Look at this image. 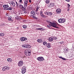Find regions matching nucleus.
Listing matches in <instances>:
<instances>
[{
	"label": "nucleus",
	"mask_w": 74,
	"mask_h": 74,
	"mask_svg": "<svg viewBox=\"0 0 74 74\" xmlns=\"http://www.w3.org/2000/svg\"><path fill=\"white\" fill-rule=\"evenodd\" d=\"M32 52V51L30 50H25L24 51V53L25 55L26 56H30L31 55V53Z\"/></svg>",
	"instance_id": "nucleus-1"
},
{
	"label": "nucleus",
	"mask_w": 74,
	"mask_h": 74,
	"mask_svg": "<svg viewBox=\"0 0 74 74\" xmlns=\"http://www.w3.org/2000/svg\"><path fill=\"white\" fill-rule=\"evenodd\" d=\"M31 16H32L33 18L37 19L38 16H36V13L34 11H32L31 12Z\"/></svg>",
	"instance_id": "nucleus-2"
},
{
	"label": "nucleus",
	"mask_w": 74,
	"mask_h": 74,
	"mask_svg": "<svg viewBox=\"0 0 74 74\" xmlns=\"http://www.w3.org/2000/svg\"><path fill=\"white\" fill-rule=\"evenodd\" d=\"M50 23L51 25V26L53 27H55V28H56V29H59L58 27L56 26V23L55 22H50Z\"/></svg>",
	"instance_id": "nucleus-3"
},
{
	"label": "nucleus",
	"mask_w": 74,
	"mask_h": 74,
	"mask_svg": "<svg viewBox=\"0 0 74 74\" xmlns=\"http://www.w3.org/2000/svg\"><path fill=\"white\" fill-rule=\"evenodd\" d=\"M20 9L21 10L23 11H24L26 10V8L24 7H23V6L22 5H20Z\"/></svg>",
	"instance_id": "nucleus-4"
},
{
	"label": "nucleus",
	"mask_w": 74,
	"mask_h": 74,
	"mask_svg": "<svg viewBox=\"0 0 74 74\" xmlns=\"http://www.w3.org/2000/svg\"><path fill=\"white\" fill-rule=\"evenodd\" d=\"M59 23H64L66 22V20L64 19L61 18L58 20Z\"/></svg>",
	"instance_id": "nucleus-5"
},
{
	"label": "nucleus",
	"mask_w": 74,
	"mask_h": 74,
	"mask_svg": "<svg viewBox=\"0 0 74 74\" xmlns=\"http://www.w3.org/2000/svg\"><path fill=\"white\" fill-rule=\"evenodd\" d=\"M62 10L60 8H58L56 10V12L57 14H60L61 13V11Z\"/></svg>",
	"instance_id": "nucleus-6"
},
{
	"label": "nucleus",
	"mask_w": 74,
	"mask_h": 74,
	"mask_svg": "<svg viewBox=\"0 0 74 74\" xmlns=\"http://www.w3.org/2000/svg\"><path fill=\"white\" fill-rule=\"evenodd\" d=\"M27 4H28V0H25L24 4L25 7H27Z\"/></svg>",
	"instance_id": "nucleus-7"
},
{
	"label": "nucleus",
	"mask_w": 74,
	"mask_h": 74,
	"mask_svg": "<svg viewBox=\"0 0 74 74\" xmlns=\"http://www.w3.org/2000/svg\"><path fill=\"white\" fill-rule=\"evenodd\" d=\"M37 60L39 61H43L44 60V58L42 57H39L37 58Z\"/></svg>",
	"instance_id": "nucleus-8"
},
{
	"label": "nucleus",
	"mask_w": 74,
	"mask_h": 74,
	"mask_svg": "<svg viewBox=\"0 0 74 74\" xmlns=\"http://www.w3.org/2000/svg\"><path fill=\"white\" fill-rule=\"evenodd\" d=\"M23 61H20L19 62H18V66H22L23 64Z\"/></svg>",
	"instance_id": "nucleus-9"
},
{
	"label": "nucleus",
	"mask_w": 74,
	"mask_h": 74,
	"mask_svg": "<svg viewBox=\"0 0 74 74\" xmlns=\"http://www.w3.org/2000/svg\"><path fill=\"white\" fill-rule=\"evenodd\" d=\"M40 15L41 16H43L44 18H46V16L43 14V13L42 10L40 11Z\"/></svg>",
	"instance_id": "nucleus-10"
},
{
	"label": "nucleus",
	"mask_w": 74,
	"mask_h": 74,
	"mask_svg": "<svg viewBox=\"0 0 74 74\" xmlns=\"http://www.w3.org/2000/svg\"><path fill=\"white\" fill-rule=\"evenodd\" d=\"M21 41H26V40H27V38H26L22 37L21 38Z\"/></svg>",
	"instance_id": "nucleus-11"
},
{
	"label": "nucleus",
	"mask_w": 74,
	"mask_h": 74,
	"mask_svg": "<svg viewBox=\"0 0 74 74\" xmlns=\"http://www.w3.org/2000/svg\"><path fill=\"white\" fill-rule=\"evenodd\" d=\"M23 47H25L26 48H30V46L29 45H25L24 46H23Z\"/></svg>",
	"instance_id": "nucleus-12"
},
{
	"label": "nucleus",
	"mask_w": 74,
	"mask_h": 74,
	"mask_svg": "<svg viewBox=\"0 0 74 74\" xmlns=\"http://www.w3.org/2000/svg\"><path fill=\"white\" fill-rule=\"evenodd\" d=\"M10 4H12V6H13V7H15V3H14V1H11L10 2Z\"/></svg>",
	"instance_id": "nucleus-13"
},
{
	"label": "nucleus",
	"mask_w": 74,
	"mask_h": 74,
	"mask_svg": "<svg viewBox=\"0 0 74 74\" xmlns=\"http://www.w3.org/2000/svg\"><path fill=\"white\" fill-rule=\"evenodd\" d=\"M12 17L11 16H9L8 17V20L10 22H13V20L11 19Z\"/></svg>",
	"instance_id": "nucleus-14"
},
{
	"label": "nucleus",
	"mask_w": 74,
	"mask_h": 74,
	"mask_svg": "<svg viewBox=\"0 0 74 74\" xmlns=\"http://www.w3.org/2000/svg\"><path fill=\"white\" fill-rule=\"evenodd\" d=\"M54 4L53 3H51L49 5V7H53V6H54Z\"/></svg>",
	"instance_id": "nucleus-15"
},
{
	"label": "nucleus",
	"mask_w": 74,
	"mask_h": 74,
	"mask_svg": "<svg viewBox=\"0 0 74 74\" xmlns=\"http://www.w3.org/2000/svg\"><path fill=\"white\" fill-rule=\"evenodd\" d=\"M35 12L36 14H37V15H36V16H37V18H38V15H39V12H38V10H35Z\"/></svg>",
	"instance_id": "nucleus-16"
},
{
	"label": "nucleus",
	"mask_w": 74,
	"mask_h": 74,
	"mask_svg": "<svg viewBox=\"0 0 74 74\" xmlns=\"http://www.w3.org/2000/svg\"><path fill=\"white\" fill-rule=\"evenodd\" d=\"M37 42H42V39H38L37 40Z\"/></svg>",
	"instance_id": "nucleus-17"
},
{
	"label": "nucleus",
	"mask_w": 74,
	"mask_h": 74,
	"mask_svg": "<svg viewBox=\"0 0 74 74\" xmlns=\"http://www.w3.org/2000/svg\"><path fill=\"white\" fill-rule=\"evenodd\" d=\"M3 8H8L9 7V6L8 5H3Z\"/></svg>",
	"instance_id": "nucleus-18"
},
{
	"label": "nucleus",
	"mask_w": 74,
	"mask_h": 74,
	"mask_svg": "<svg viewBox=\"0 0 74 74\" xmlns=\"http://www.w3.org/2000/svg\"><path fill=\"white\" fill-rule=\"evenodd\" d=\"M7 60L8 62H12V60L11 58H8L7 59Z\"/></svg>",
	"instance_id": "nucleus-19"
},
{
	"label": "nucleus",
	"mask_w": 74,
	"mask_h": 74,
	"mask_svg": "<svg viewBox=\"0 0 74 74\" xmlns=\"http://www.w3.org/2000/svg\"><path fill=\"white\" fill-rule=\"evenodd\" d=\"M25 72L26 70H24V69H23H23L22 70V74H25Z\"/></svg>",
	"instance_id": "nucleus-20"
},
{
	"label": "nucleus",
	"mask_w": 74,
	"mask_h": 74,
	"mask_svg": "<svg viewBox=\"0 0 74 74\" xmlns=\"http://www.w3.org/2000/svg\"><path fill=\"white\" fill-rule=\"evenodd\" d=\"M59 58H60L61 59H62L63 60H67V59L63 58L62 56H60L59 57Z\"/></svg>",
	"instance_id": "nucleus-21"
},
{
	"label": "nucleus",
	"mask_w": 74,
	"mask_h": 74,
	"mask_svg": "<svg viewBox=\"0 0 74 74\" xmlns=\"http://www.w3.org/2000/svg\"><path fill=\"white\" fill-rule=\"evenodd\" d=\"M47 48H50L51 47V45L49 43H48L47 45Z\"/></svg>",
	"instance_id": "nucleus-22"
},
{
	"label": "nucleus",
	"mask_w": 74,
	"mask_h": 74,
	"mask_svg": "<svg viewBox=\"0 0 74 74\" xmlns=\"http://www.w3.org/2000/svg\"><path fill=\"white\" fill-rule=\"evenodd\" d=\"M52 15V13L51 12H48V15L49 16L50 15Z\"/></svg>",
	"instance_id": "nucleus-23"
},
{
	"label": "nucleus",
	"mask_w": 74,
	"mask_h": 74,
	"mask_svg": "<svg viewBox=\"0 0 74 74\" xmlns=\"http://www.w3.org/2000/svg\"><path fill=\"white\" fill-rule=\"evenodd\" d=\"M49 41H53V38H50L49 39Z\"/></svg>",
	"instance_id": "nucleus-24"
},
{
	"label": "nucleus",
	"mask_w": 74,
	"mask_h": 74,
	"mask_svg": "<svg viewBox=\"0 0 74 74\" xmlns=\"http://www.w3.org/2000/svg\"><path fill=\"white\" fill-rule=\"evenodd\" d=\"M7 10H8L9 11L10 10H12V7H10L9 8L6 9Z\"/></svg>",
	"instance_id": "nucleus-25"
},
{
	"label": "nucleus",
	"mask_w": 74,
	"mask_h": 74,
	"mask_svg": "<svg viewBox=\"0 0 74 74\" xmlns=\"http://www.w3.org/2000/svg\"><path fill=\"white\" fill-rule=\"evenodd\" d=\"M44 14L46 15H48V12H47V11H45L44 12Z\"/></svg>",
	"instance_id": "nucleus-26"
},
{
	"label": "nucleus",
	"mask_w": 74,
	"mask_h": 74,
	"mask_svg": "<svg viewBox=\"0 0 74 74\" xmlns=\"http://www.w3.org/2000/svg\"><path fill=\"white\" fill-rule=\"evenodd\" d=\"M39 8H40V7L39 6H37L36 9V10H35L36 11H38V10L39 9Z\"/></svg>",
	"instance_id": "nucleus-27"
},
{
	"label": "nucleus",
	"mask_w": 74,
	"mask_h": 74,
	"mask_svg": "<svg viewBox=\"0 0 74 74\" xmlns=\"http://www.w3.org/2000/svg\"><path fill=\"white\" fill-rule=\"evenodd\" d=\"M46 3H47V4H48V3H49V0H46Z\"/></svg>",
	"instance_id": "nucleus-28"
},
{
	"label": "nucleus",
	"mask_w": 74,
	"mask_h": 74,
	"mask_svg": "<svg viewBox=\"0 0 74 74\" xmlns=\"http://www.w3.org/2000/svg\"><path fill=\"white\" fill-rule=\"evenodd\" d=\"M43 45H47V43L46 42H43Z\"/></svg>",
	"instance_id": "nucleus-29"
},
{
	"label": "nucleus",
	"mask_w": 74,
	"mask_h": 74,
	"mask_svg": "<svg viewBox=\"0 0 74 74\" xmlns=\"http://www.w3.org/2000/svg\"><path fill=\"white\" fill-rule=\"evenodd\" d=\"M6 70H9L10 69V67L8 66H5Z\"/></svg>",
	"instance_id": "nucleus-30"
},
{
	"label": "nucleus",
	"mask_w": 74,
	"mask_h": 74,
	"mask_svg": "<svg viewBox=\"0 0 74 74\" xmlns=\"http://www.w3.org/2000/svg\"><path fill=\"white\" fill-rule=\"evenodd\" d=\"M5 69H5V66L3 67L2 68L3 71H5Z\"/></svg>",
	"instance_id": "nucleus-31"
},
{
	"label": "nucleus",
	"mask_w": 74,
	"mask_h": 74,
	"mask_svg": "<svg viewBox=\"0 0 74 74\" xmlns=\"http://www.w3.org/2000/svg\"><path fill=\"white\" fill-rule=\"evenodd\" d=\"M51 25L49 24V25H47V27H51Z\"/></svg>",
	"instance_id": "nucleus-32"
},
{
	"label": "nucleus",
	"mask_w": 74,
	"mask_h": 74,
	"mask_svg": "<svg viewBox=\"0 0 74 74\" xmlns=\"http://www.w3.org/2000/svg\"><path fill=\"white\" fill-rule=\"evenodd\" d=\"M23 27L24 28H26V27H27V26L26 25H23Z\"/></svg>",
	"instance_id": "nucleus-33"
},
{
	"label": "nucleus",
	"mask_w": 74,
	"mask_h": 74,
	"mask_svg": "<svg viewBox=\"0 0 74 74\" xmlns=\"http://www.w3.org/2000/svg\"><path fill=\"white\" fill-rule=\"evenodd\" d=\"M4 36V34L3 33H1V36Z\"/></svg>",
	"instance_id": "nucleus-34"
},
{
	"label": "nucleus",
	"mask_w": 74,
	"mask_h": 74,
	"mask_svg": "<svg viewBox=\"0 0 74 74\" xmlns=\"http://www.w3.org/2000/svg\"><path fill=\"white\" fill-rule=\"evenodd\" d=\"M40 30H44V28H40Z\"/></svg>",
	"instance_id": "nucleus-35"
},
{
	"label": "nucleus",
	"mask_w": 74,
	"mask_h": 74,
	"mask_svg": "<svg viewBox=\"0 0 74 74\" xmlns=\"http://www.w3.org/2000/svg\"><path fill=\"white\" fill-rule=\"evenodd\" d=\"M16 19H20V17L19 16H17L16 17Z\"/></svg>",
	"instance_id": "nucleus-36"
},
{
	"label": "nucleus",
	"mask_w": 74,
	"mask_h": 74,
	"mask_svg": "<svg viewBox=\"0 0 74 74\" xmlns=\"http://www.w3.org/2000/svg\"><path fill=\"white\" fill-rule=\"evenodd\" d=\"M53 39L54 40H56L57 39V37H53Z\"/></svg>",
	"instance_id": "nucleus-37"
},
{
	"label": "nucleus",
	"mask_w": 74,
	"mask_h": 74,
	"mask_svg": "<svg viewBox=\"0 0 74 74\" xmlns=\"http://www.w3.org/2000/svg\"><path fill=\"white\" fill-rule=\"evenodd\" d=\"M5 15L6 16H9V14L7 13H6Z\"/></svg>",
	"instance_id": "nucleus-38"
},
{
	"label": "nucleus",
	"mask_w": 74,
	"mask_h": 74,
	"mask_svg": "<svg viewBox=\"0 0 74 74\" xmlns=\"http://www.w3.org/2000/svg\"><path fill=\"white\" fill-rule=\"evenodd\" d=\"M24 14H26V13H27V12L26 11V10H24Z\"/></svg>",
	"instance_id": "nucleus-39"
},
{
	"label": "nucleus",
	"mask_w": 74,
	"mask_h": 74,
	"mask_svg": "<svg viewBox=\"0 0 74 74\" xmlns=\"http://www.w3.org/2000/svg\"><path fill=\"white\" fill-rule=\"evenodd\" d=\"M16 6L17 7H18V3H17V2H16Z\"/></svg>",
	"instance_id": "nucleus-40"
},
{
	"label": "nucleus",
	"mask_w": 74,
	"mask_h": 74,
	"mask_svg": "<svg viewBox=\"0 0 74 74\" xmlns=\"http://www.w3.org/2000/svg\"><path fill=\"white\" fill-rule=\"evenodd\" d=\"M19 2L20 3H22V0H20Z\"/></svg>",
	"instance_id": "nucleus-41"
},
{
	"label": "nucleus",
	"mask_w": 74,
	"mask_h": 74,
	"mask_svg": "<svg viewBox=\"0 0 74 74\" xmlns=\"http://www.w3.org/2000/svg\"><path fill=\"white\" fill-rule=\"evenodd\" d=\"M36 30H40V28H36Z\"/></svg>",
	"instance_id": "nucleus-42"
},
{
	"label": "nucleus",
	"mask_w": 74,
	"mask_h": 74,
	"mask_svg": "<svg viewBox=\"0 0 74 74\" xmlns=\"http://www.w3.org/2000/svg\"><path fill=\"white\" fill-rule=\"evenodd\" d=\"M66 1H67V2H69L70 1V0H65Z\"/></svg>",
	"instance_id": "nucleus-43"
},
{
	"label": "nucleus",
	"mask_w": 74,
	"mask_h": 74,
	"mask_svg": "<svg viewBox=\"0 0 74 74\" xmlns=\"http://www.w3.org/2000/svg\"><path fill=\"white\" fill-rule=\"evenodd\" d=\"M29 3H32V0H29Z\"/></svg>",
	"instance_id": "nucleus-44"
},
{
	"label": "nucleus",
	"mask_w": 74,
	"mask_h": 74,
	"mask_svg": "<svg viewBox=\"0 0 74 74\" xmlns=\"http://www.w3.org/2000/svg\"><path fill=\"white\" fill-rule=\"evenodd\" d=\"M65 51H67V49H64Z\"/></svg>",
	"instance_id": "nucleus-45"
},
{
	"label": "nucleus",
	"mask_w": 74,
	"mask_h": 74,
	"mask_svg": "<svg viewBox=\"0 0 74 74\" xmlns=\"http://www.w3.org/2000/svg\"><path fill=\"white\" fill-rule=\"evenodd\" d=\"M68 7H70V5H69V4H68Z\"/></svg>",
	"instance_id": "nucleus-46"
},
{
	"label": "nucleus",
	"mask_w": 74,
	"mask_h": 74,
	"mask_svg": "<svg viewBox=\"0 0 74 74\" xmlns=\"http://www.w3.org/2000/svg\"><path fill=\"white\" fill-rule=\"evenodd\" d=\"M7 8H3V10H7Z\"/></svg>",
	"instance_id": "nucleus-47"
},
{
	"label": "nucleus",
	"mask_w": 74,
	"mask_h": 74,
	"mask_svg": "<svg viewBox=\"0 0 74 74\" xmlns=\"http://www.w3.org/2000/svg\"><path fill=\"white\" fill-rule=\"evenodd\" d=\"M68 11H70V9H68L67 10Z\"/></svg>",
	"instance_id": "nucleus-48"
},
{
	"label": "nucleus",
	"mask_w": 74,
	"mask_h": 74,
	"mask_svg": "<svg viewBox=\"0 0 74 74\" xmlns=\"http://www.w3.org/2000/svg\"><path fill=\"white\" fill-rule=\"evenodd\" d=\"M18 15H20L21 14V13L20 12L18 14Z\"/></svg>",
	"instance_id": "nucleus-49"
},
{
	"label": "nucleus",
	"mask_w": 74,
	"mask_h": 74,
	"mask_svg": "<svg viewBox=\"0 0 74 74\" xmlns=\"http://www.w3.org/2000/svg\"><path fill=\"white\" fill-rule=\"evenodd\" d=\"M23 69H24V70H26V68H24Z\"/></svg>",
	"instance_id": "nucleus-50"
},
{
	"label": "nucleus",
	"mask_w": 74,
	"mask_h": 74,
	"mask_svg": "<svg viewBox=\"0 0 74 74\" xmlns=\"http://www.w3.org/2000/svg\"><path fill=\"white\" fill-rule=\"evenodd\" d=\"M60 44H62V42H60Z\"/></svg>",
	"instance_id": "nucleus-51"
},
{
	"label": "nucleus",
	"mask_w": 74,
	"mask_h": 74,
	"mask_svg": "<svg viewBox=\"0 0 74 74\" xmlns=\"http://www.w3.org/2000/svg\"><path fill=\"white\" fill-rule=\"evenodd\" d=\"M1 36V33H0V36Z\"/></svg>",
	"instance_id": "nucleus-52"
}]
</instances>
